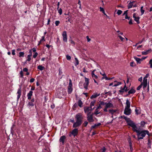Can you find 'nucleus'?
<instances>
[{
    "label": "nucleus",
    "mask_w": 152,
    "mask_h": 152,
    "mask_svg": "<svg viewBox=\"0 0 152 152\" xmlns=\"http://www.w3.org/2000/svg\"><path fill=\"white\" fill-rule=\"evenodd\" d=\"M75 119L76 122L73 124L72 127L74 128L80 126L82 124L83 119V116L81 113H78L75 116Z\"/></svg>",
    "instance_id": "1"
},
{
    "label": "nucleus",
    "mask_w": 152,
    "mask_h": 152,
    "mask_svg": "<svg viewBox=\"0 0 152 152\" xmlns=\"http://www.w3.org/2000/svg\"><path fill=\"white\" fill-rule=\"evenodd\" d=\"M136 132L137 133V135L139 139H143L146 134L148 135H149V132L148 130H143L142 131L136 130Z\"/></svg>",
    "instance_id": "2"
},
{
    "label": "nucleus",
    "mask_w": 152,
    "mask_h": 152,
    "mask_svg": "<svg viewBox=\"0 0 152 152\" xmlns=\"http://www.w3.org/2000/svg\"><path fill=\"white\" fill-rule=\"evenodd\" d=\"M72 80L71 79L69 80V83L68 87L67 92L69 94H71L72 91Z\"/></svg>",
    "instance_id": "3"
},
{
    "label": "nucleus",
    "mask_w": 152,
    "mask_h": 152,
    "mask_svg": "<svg viewBox=\"0 0 152 152\" xmlns=\"http://www.w3.org/2000/svg\"><path fill=\"white\" fill-rule=\"evenodd\" d=\"M35 87L32 86L31 89V91H29V92L27 95L28 99L29 100L31 99V96H32L33 92L32 91L34 90L35 89Z\"/></svg>",
    "instance_id": "4"
},
{
    "label": "nucleus",
    "mask_w": 152,
    "mask_h": 152,
    "mask_svg": "<svg viewBox=\"0 0 152 152\" xmlns=\"http://www.w3.org/2000/svg\"><path fill=\"white\" fill-rule=\"evenodd\" d=\"M87 120L89 122H93L94 121L93 118V115L92 114H91L90 113L87 114Z\"/></svg>",
    "instance_id": "5"
},
{
    "label": "nucleus",
    "mask_w": 152,
    "mask_h": 152,
    "mask_svg": "<svg viewBox=\"0 0 152 152\" xmlns=\"http://www.w3.org/2000/svg\"><path fill=\"white\" fill-rule=\"evenodd\" d=\"M85 82L84 83L83 85L84 88L86 89H88V87L89 84V79L88 78L86 77L85 78Z\"/></svg>",
    "instance_id": "6"
},
{
    "label": "nucleus",
    "mask_w": 152,
    "mask_h": 152,
    "mask_svg": "<svg viewBox=\"0 0 152 152\" xmlns=\"http://www.w3.org/2000/svg\"><path fill=\"white\" fill-rule=\"evenodd\" d=\"M62 36L63 37V41L65 42H66L67 41V38L66 31H63L62 34Z\"/></svg>",
    "instance_id": "7"
},
{
    "label": "nucleus",
    "mask_w": 152,
    "mask_h": 152,
    "mask_svg": "<svg viewBox=\"0 0 152 152\" xmlns=\"http://www.w3.org/2000/svg\"><path fill=\"white\" fill-rule=\"evenodd\" d=\"M131 112V110L130 108H125L124 113L126 115H130Z\"/></svg>",
    "instance_id": "8"
},
{
    "label": "nucleus",
    "mask_w": 152,
    "mask_h": 152,
    "mask_svg": "<svg viewBox=\"0 0 152 152\" xmlns=\"http://www.w3.org/2000/svg\"><path fill=\"white\" fill-rule=\"evenodd\" d=\"M71 132V134L74 137H75L77 135L78 132V130L77 129L75 128L73 129Z\"/></svg>",
    "instance_id": "9"
},
{
    "label": "nucleus",
    "mask_w": 152,
    "mask_h": 152,
    "mask_svg": "<svg viewBox=\"0 0 152 152\" xmlns=\"http://www.w3.org/2000/svg\"><path fill=\"white\" fill-rule=\"evenodd\" d=\"M127 140L129 144L130 151L131 152H132L133 150L132 144L131 142V138L129 136L127 138Z\"/></svg>",
    "instance_id": "10"
},
{
    "label": "nucleus",
    "mask_w": 152,
    "mask_h": 152,
    "mask_svg": "<svg viewBox=\"0 0 152 152\" xmlns=\"http://www.w3.org/2000/svg\"><path fill=\"white\" fill-rule=\"evenodd\" d=\"M143 86V88H145L147 85V79H145V78H143L142 83L141 84Z\"/></svg>",
    "instance_id": "11"
},
{
    "label": "nucleus",
    "mask_w": 152,
    "mask_h": 152,
    "mask_svg": "<svg viewBox=\"0 0 152 152\" xmlns=\"http://www.w3.org/2000/svg\"><path fill=\"white\" fill-rule=\"evenodd\" d=\"M21 88L20 87L19 88H18L17 94H18L17 96V100L18 101L20 98L21 95Z\"/></svg>",
    "instance_id": "12"
},
{
    "label": "nucleus",
    "mask_w": 152,
    "mask_h": 152,
    "mask_svg": "<svg viewBox=\"0 0 152 152\" xmlns=\"http://www.w3.org/2000/svg\"><path fill=\"white\" fill-rule=\"evenodd\" d=\"M66 137L65 136H62L60 137L59 140V141L61 142H62V144L63 145L64 144V140L66 139Z\"/></svg>",
    "instance_id": "13"
},
{
    "label": "nucleus",
    "mask_w": 152,
    "mask_h": 152,
    "mask_svg": "<svg viewBox=\"0 0 152 152\" xmlns=\"http://www.w3.org/2000/svg\"><path fill=\"white\" fill-rule=\"evenodd\" d=\"M135 114L137 115H140L141 113V110L140 108H136L135 109Z\"/></svg>",
    "instance_id": "14"
},
{
    "label": "nucleus",
    "mask_w": 152,
    "mask_h": 152,
    "mask_svg": "<svg viewBox=\"0 0 152 152\" xmlns=\"http://www.w3.org/2000/svg\"><path fill=\"white\" fill-rule=\"evenodd\" d=\"M105 106L108 108L113 107L114 106L113 104L110 102L108 103H106Z\"/></svg>",
    "instance_id": "15"
},
{
    "label": "nucleus",
    "mask_w": 152,
    "mask_h": 152,
    "mask_svg": "<svg viewBox=\"0 0 152 152\" xmlns=\"http://www.w3.org/2000/svg\"><path fill=\"white\" fill-rule=\"evenodd\" d=\"M126 122L127 124L132 127L133 129V121H131L130 118H129V120H128V122Z\"/></svg>",
    "instance_id": "16"
},
{
    "label": "nucleus",
    "mask_w": 152,
    "mask_h": 152,
    "mask_svg": "<svg viewBox=\"0 0 152 152\" xmlns=\"http://www.w3.org/2000/svg\"><path fill=\"white\" fill-rule=\"evenodd\" d=\"M134 20L137 22V23L138 24L140 23L139 19H140V17H136L135 15V14H134Z\"/></svg>",
    "instance_id": "17"
},
{
    "label": "nucleus",
    "mask_w": 152,
    "mask_h": 152,
    "mask_svg": "<svg viewBox=\"0 0 152 152\" xmlns=\"http://www.w3.org/2000/svg\"><path fill=\"white\" fill-rule=\"evenodd\" d=\"M95 69L93 70L91 72V75L93 78H94V79H97L98 78L97 76L95 75L94 72L95 71Z\"/></svg>",
    "instance_id": "18"
},
{
    "label": "nucleus",
    "mask_w": 152,
    "mask_h": 152,
    "mask_svg": "<svg viewBox=\"0 0 152 152\" xmlns=\"http://www.w3.org/2000/svg\"><path fill=\"white\" fill-rule=\"evenodd\" d=\"M126 106H125V108H130V102L128 99H127L126 100Z\"/></svg>",
    "instance_id": "19"
},
{
    "label": "nucleus",
    "mask_w": 152,
    "mask_h": 152,
    "mask_svg": "<svg viewBox=\"0 0 152 152\" xmlns=\"http://www.w3.org/2000/svg\"><path fill=\"white\" fill-rule=\"evenodd\" d=\"M151 49H150L146 51L142 52V54L143 55H146L148 53H150L151 52Z\"/></svg>",
    "instance_id": "20"
},
{
    "label": "nucleus",
    "mask_w": 152,
    "mask_h": 152,
    "mask_svg": "<svg viewBox=\"0 0 152 152\" xmlns=\"http://www.w3.org/2000/svg\"><path fill=\"white\" fill-rule=\"evenodd\" d=\"M134 58L135 59V60L136 61L137 63L140 64L141 63V62L142 61L140 58H137L135 57H134Z\"/></svg>",
    "instance_id": "21"
},
{
    "label": "nucleus",
    "mask_w": 152,
    "mask_h": 152,
    "mask_svg": "<svg viewBox=\"0 0 152 152\" xmlns=\"http://www.w3.org/2000/svg\"><path fill=\"white\" fill-rule=\"evenodd\" d=\"M45 36H42V39L39 41L38 44V45H39L42 42L45 41Z\"/></svg>",
    "instance_id": "22"
},
{
    "label": "nucleus",
    "mask_w": 152,
    "mask_h": 152,
    "mask_svg": "<svg viewBox=\"0 0 152 152\" xmlns=\"http://www.w3.org/2000/svg\"><path fill=\"white\" fill-rule=\"evenodd\" d=\"M121 84V83L120 82H118L117 83V84L115 83L114 85H113V83H111L109 84V86H118V85H119L120 84Z\"/></svg>",
    "instance_id": "23"
},
{
    "label": "nucleus",
    "mask_w": 152,
    "mask_h": 152,
    "mask_svg": "<svg viewBox=\"0 0 152 152\" xmlns=\"http://www.w3.org/2000/svg\"><path fill=\"white\" fill-rule=\"evenodd\" d=\"M100 95V94H98L97 93L95 94H93L90 97V98L91 99H92L94 98H96L97 96H99Z\"/></svg>",
    "instance_id": "24"
},
{
    "label": "nucleus",
    "mask_w": 152,
    "mask_h": 152,
    "mask_svg": "<svg viewBox=\"0 0 152 152\" xmlns=\"http://www.w3.org/2000/svg\"><path fill=\"white\" fill-rule=\"evenodd\" d=\"M127 91V88L125 86L124 88L123 89L119 90V91L120 93H123L124 91Z\"/></svg>",
    "instance_id": "25"
},
{
    "label": "nucleus",
    "mask_w": 152,
    "mask_h": 152,
    "mask_svg": "<svg viewBox=\"0 0 152 152\" xmlns=\"http://www.w3.org/2000/svg\"><path fill=\"white\" fill-rule=\"evenodd\" d=\"M29 52L30 53V54H29L27 56V58L28 59H27V60H26V61H31V50L30 51V52Z\"/></svg>",
    "instance_id": "26"
},
{
    "label": "nucleus",
    "mask_w": 152,
    "mask_h": 152,
    "mask_svg": "<svg viewBox=\"0 0 152 152\" xmlns=\"http://www.w3.org/2000/svg\"><path fill=\"white\" fill-rule=\"evenodd\" d=\"M83 103L80 99H79L78 101V105L80 107H82Z\"/></svg>",
    "instance_id": "27"
},
{
    "label": "nucleus",
    "mask_w": 152,
    "mask_h": 152,
    "mask_svg": "<svg viewBox=\"0 0 152 152\" xmlns=\"http://www.w3.org/2000/svg\"><path fill=\"white\" fill-rule=\"evenodd\" d=\"M133 6V1H130V2L128 4V8L129 9L131 8Z\"/></svg>",
    "instance_id": "28"
},
{
    "label": "nucleus",
    "mask_w": 152,
    "mask_h": 152,
    "mask_svg": "<svg viewBox=\"0 0 152 152\" xmlns=\"http://www.w3.org/2000/svg\"><path fill=\"white\" fill-rule=\"evenodd\" d=\"M37 69L41 71H42L44 70L45 69V68L44 66H43L42 65H39L38 66Z\"/></svg>",
    "instance_id": "29"
},
{
    "label": "nucleus",
    "mask_w": 152,
    "mask_h": 152,
    "mask_svg": "<svg viewBox=\"0 0 152 152\" xmlns=\"http://www.w3.org/2000/svg\"><path fill=\"white\" fill-rule=\"evenodd\" d=\"M116 110H114L113 109H110L109 110V112L112 115L114 113L116 112Z\"/></svg>",
    "instance_id": "30"
},
{
    "label": "nucleus",
    "mask_w": 152,
    "mask_h": 152,
    "mask_svg": "<svg viewBox=\"0 0 152 152\" xmlns=\"http://www.w3.org/2000/svg\"><path fill=\"white\" fill-rule=\"evenodd\" d=\"M75 62L74 63V64L75 66H77L79 64V62L77 58H75Z\"/></svg>",
    "instance_id": "31"
},
{
    "label": "nucleus",
    "mask_w": 152,
    "mask_h": 152,
    "mask_svg": "<svg viewBox=\"0 0 152 152\" xmlns=\"http://www.w3.org/2000/svg\"><path fill=\"white\" fill-rule=\"evenodd\" d=\"M19 56L20 57H23L24 56V53L23 52H20L19 53Z\"/></svg>",
    "instance_id": "32"
},
{
    "label": "nucleus",
    "mask_w": 152,
    "mask_h": 152,
    "mask_svg": "<svg viewBox=\"0 0 152 152\" xmlns=\"http://www.w3.org/2000/svg\"><path fill=\"white\" fill-rule=\"evenodd\" d=\"M89 107H86L84 108V111L85 113L89 112Z\"/></svg>",
    "instance_id": "33"
},
{
    "label": "nucleus",
    "mask_w": 152,
    "mask_h": 152,
    "mask_svg": "<svg viewBox=\"0 0 152 152\" xmlns=\"http://www.w3.org/2000/svg\"><path fill=\"white\" fill-rule=\"evenodd\" d=\"M96 102V100H94V101L91 102L90 104V106L91 108L92 107L94 106V104Z\"/></svg>",
    "instance_id": "34"
},
{
    "label": "nucleus",
    "mask_w": 152,
    "mask_h": 152,
    "mask_svg": "<svg viewBox=\"0 0 152 152\" xmlns=\"http://www.w3.org/2000/svg\"><path fill=\"white\" fill-rule=\"evenodd\" d=\"M106 149L105 148V147L104 146L102 147V148L100 150V152H105L106 151Z\"/></svg>",
    "instance_id": "35"
},
{
    "label": "nucleus",
    "mask_w": 152,
    "mask_h": 152,
    "mask_svg": "<svg viewBox=\"0 0 152 152\" xmlns=\"http://www.w3.org/2000/svg\"><path fill=\"white\" fill-rule=\"evenodd\" d=\"M143 6H142L140 8V11L141 13V15H142L144 14L145 11L143 9Z\"/></svg>",
    "instance_id": "36"
},
{
    "label": "nucleus",
    "mask_w": 152,
    "mask_h": 152,
    "mask_svg": "<svg viewBox=\"0 0 152 152\" xmlns=\"http://www.w3.org/2000/svg\"><path fill=\"white\" fill-rule=\"evenodd\" d=\"M78 105L77 103H75L73 106L72 108L74 110H75V109L77 107Z\"/></svg>",
    "instance_id": "37"
},
{
    "label": "nucleus",
    "mask_w": 152,
    "mask_h": 152,
    "mask_svg": "<svg viewBox=\"0 0 152 152\" xmlns=\"http://www.w3.org/2000/svg\"><path fill=\"white\" fill-rule=\"evenodd\" d=\"M88 124V123L87 121H85L84 123L83 124V126L84 127H86Z\"/></svg>",
    "instance_id": "38"
},
{
    "label": "nucleus",
    "mask_w": 152,
    "mask_h": 152,
    "mask_svg": "<svg viewBox=\"0 0 152 152\" xmlns=\"http://www.w3.org/2000/svg\"><path fill=\"white\" fill-rule=\"evenodd\" d=\"M58 10V12L59 14V15H61L62 14V10L61 8H60L59 9H58V10Z\"/></svg>",
    "instance_id": "39"
},
{
    "label": "nucleus",
    "mask_w": 152,
    "mask_h": 152,
    "mask_svg": "<svg viewBox=\"0 0 152 152\" xmlns=\"http://www.w3.org/2000/svg\"><path fill=\"white\" fill-rule=\"evenodd\" d=\"M129 118L124 115H123V118L125 119L126 122H128V120H129Z\"/></svg>",
    "instance_id": "40"
},
{
    "label": "nucleus",
    "mask_w": 152,
    "mask_h": 152,
    "mask_svg": "<svg viewBox=\"0 0 152 152\" xmlns=\"http://www.w3.org/2000/svg\"><path fill=\"white\" fill-rule=\"evenodd\" d=\"M149 64L150 65V67L151 68H152V59H151L149 62Z\"/></svg>",
    "instance_id": "41"
},
{
    "label": "nucleus",
    "mask_w": 152,
    "mask_h": 152,
    "mask_svg": "<svg viewBox=\"0 0 152 152\" xmlns=\"http://www.w3.org/2000/svg\"><path fill=\"white\" fill-rule=\"evenodd\" d=\"M28 105L31 106V107H33L34 105V104L33 103V102H28Z\"/></svg>",
    "instance_id": "42"
},
{
    "label": "nucleus",
    "mask_w": 152,
    "mask_h": 152,
    "mask_svg": "<svg viewBox=\"0 0 152 152\" xmlns=\"http://www.w3.org/2000/svg\"><path fill=\"white\" fill-rule=\"evenodd\" d=\"M99 102H100L99 104L101 105H106V102H104L103 101H100Z\"/></svg>",
    "instance_id": "43"
},
{
    "label": "nucleus",
    "mask_w": 152,
    "mask_h": 152,
    "mask_svg": "<svg viewBox=\"0 0 152 152\" xmlns=\"http://www.w3.org/2000/svg\"><path fill=\"white\" fill-rule=\"evenodd\" d=\"M60 23V22L58 20H56L55 22V23L56 26H58Z\"/></svg>",
    "instance_id": "44"
},
{
    "label": "nucleus",
    "mask_w": 152,
    "mask_h": 152,
    "mask_svg": "<svg viewBox=\"0 0 152 152\" xmlns=\"http://www.w3.org/2000/svg\"><path fill=\"white\" fill-rule=\"evenodd\" d=\"M66 59L68 60H69L71 59V56H69V55H67L66 56Z\"/></svg>",
    "instance_id": "45"
},
{
    "label": "nucleus",
    "mask_w": 152,
    "mask_h": 152,
    "mask_svg": "<svg viewBox=\"0 0 152 152\" xmlns=\"http://www.w3.org/2000/svg\"><path fill=\"white\" fill-rule=\"evenodd\" d=\"M145 124V122L143 121H141L140 123V125L142 126H143Z\"/></svg>",
    "instance_id": "46"
},
{
    "label": "nucleus",
    "mask_w": 152,
    "mask_h": 152,
    "mask_svg": "<svg viewBox=\"0 0 152 152\" xmlns=\"http://www.w3.org/2000/svg\"><path fill=\"white\" fill-rule=\"evenodd\" d=\"M62 70L61 68H59L58 69L59 75H61L62 74Z\"/></svg>",
    "instance_id": "47"
},
{
    "label": "nucleus",
    "mask_w": 152,
    "mask_h": 152,
    "mask_svg": "<svg viewBox=\"0 0 152 152\" xmlns=\"http://www.w3.org/2000/svg\"><path fill=\"white\" fill-rule=\"evenodd\" d=\"M129 94H133V87H131V89L128 91Z\"/></svg>",
    "instance_id": "48"
},
{
    "label": "nucleus",
    "mask_w": 152,
    "mask_h": 152,
    "mask_svg": "<svg viewBox=\"0 0 152 152\" xmlns=\"http://www.w3.org/2000/svg\"><path fill=\"white\" fill-rule=\"evenodd\" d=\"M122 11L120 10H118L117 12V13L118 15H120L122 13Z\"/></svg>",
    "instance_id": "49"
},
{
    "label": "nucleus",
    "mask_w": 152,
    "mask_h": 152,
    "mask_svg": "<svg viewBox=\"0 0 152 152\" xmlns=\"http://www.w3.org/2000/svg\"><path fill=\"white\" fill-rule=\"evenodd\" d=\"M98 109L96 108V109L95 110V114L96 115H97L99 113H100V112H99V111L98 110Z\"/></svg>",
    "instance_id": "50"
},
{
    "label": "nucleus",
    "mask_w": 152,
    "mask_h": 152,
    "mask_svg": "<svg viewBox=\"0 0 152 152\" xmlns=\"http://www.w3.org/2000/svg\"><path fill=\"white\" fill-rule=\"evenodd\" d=\"M20 77H22V78H23V71H21L20 72Z\"/></svg>",
    "instance_id": "51"
},
{
    "label": "nucleus",
    "mask_w": 152,
    "mask_h": 152,
    "mask_svg": "<svg viewBox=\"0 0 152 152\" xmlns=\"http://www.w3.org/2000/svg\"><path fill=\"white\" fill-rule=\"evenodd\" d=\"M15 126V125L14 124L12 125V127H11V132L13 131V129Z\"/></svg>",
    "instance_id": "52"
},
{
    "label": "nucleus",
    "mask_w": 152,
    "mask_h": 152,
    "mask_svg": "<svg viewBox=\"0 0 152 152\" xmlns=\"http://www.w3.org/2000/svg\"><path fill=\"white\" fill-rule=\"evenodd\" d=\"M38 55V53L37 52H35L34 54L33 55V57L34 58H35Z\"/></svg>",
    "instance_id": "53"
},
{
    "label": "nucleus",
    "mask_w": 152,
    "mask_h": 152,
    "mask_svg": "<svg viewBox=\"0 0 152 152\" xmlns=\"http://www.w3.org/2000/svg\"><path fill=\"white\" fill-rule=\"evenodd\" d=\"M69 121L70 122L73 123V124H74V123H75L73 118H72V119H70V120H69Z\"/></svg>",
    "instance_id": "54"
},
{
    "label": "nucleus",
    "mask_w": 152,
    "mask_h": 152,
    "mask_svg": "<svg viewBox=\"0 0 152 152\" xmlns=\"http://www.w3.org/2000/svg\"><path fill=\"white\" fill-rule=\"evenodd\" d=\"M28 69L27 68H24L23 69V71L24 72H27L28 71Z\"/></svg>",
    "instance_id": "55"
},
{
    "label": "nucleus",
    "mask_w": 152,
    "mask_h": 152,
    "mask_svg": "<svg viewBox=\"0 0 152 152\" xmlns=\"http://www.w3.org/2000/svg\"><path fill=\"white\" fill-rule=\"evenodd\" d=\"M108 108H107L106 106H105L104 108L103 109L104 111L105 112H107V109Z\"/></svg>",
    "instance_id": "56"
},
{
    "label": "nucleus",
    "mask_w": 152,
    "mask_h": 152,
    "mask_svg": "<svg viewBox=\"0 0 152 152\" xmlns=\"http://www.w3.org/2000/svg\"><path fill=\"white\" fill-rule=\"evenodd\" d=\"M128 11V10L125 11L124 12V14H123V15H125V16H126V15H127Z\"/></svg>",
    "instance_id": "57"
},
{
    "label": "nucleus",
    "mask_w": 152,
    "mask_h": 152,
    "mask_svg": "<svg viewBox=\"0 0 152 152\" xmlns=\"http://www.w3.org/2000/svg\"><path fill=\"white\" fill-rule=\"evenodd\" d=\"M15 49L12 50V54L13 55H15Z\"/></svg>",
    "instance_id": "58"
},
{
    "label": "nucleus",
    "mask_w": 152,
    "mask_h": 152,
    "mask_svg": "<svg viewBox=\"0 0 152 152\" xmlns=\"http://www.w3.org/2000/svg\"><path fill=\"white\" fill-rule=\"evenodd\" d=\"M142 84H141L139 86H138L137 88V90H140V89L142 87Z\"/></svg>",
    "instance_id": "59"
},
{
    "label": "nucleus",
    "mask_w": 152,
    "mask_h": 152,
    "mask_svg": "<svg viewBox=\"0 0 152 152\" xmlns=\"http://www.w3.org/2000/svg\"><path fill=\"white\" fill-rule=\"evenodd\" d=\"M118 37L120 38V39L122 41H123V40L124 39V38L123 37H122L121 36H118Z\"/></svg>",
    "instance_id": "60"
},
{
    "label": "nucleus",
    "mask_w": 152,
    "mask_h": 152,
    "mask_svg": "<svg viewBox=\"0 0 152 152\" xmlns=\"http://www.w3.org/2000/svg\"><path fill=\"white\" fill-rule=\"evenodd\" d=\"M34 80H35V79L34 78H32L30 79V83H33L34 82Z\"/></svg>",
    "instance_id": "61"
},
{
    "label": "nucleus",
    "mask_w": 152,
    "mask_h": 152,
    "mask_svg": "<svg viewBox=\"0 0 152 152\" xmlns=\"http://www.w3.org/2000/svg\"><path fill=\"white\" fill-rule=\"evenodd\" d=\"M102 108V107H101V105L99 104L98 106L96 108L98 109H99Z\"/></svg>",
    "instance_id": "62"
},
{
    "label": "nucleus",
    "mask_w": 152,
    "mask_h": 152,
    "mask_svg": "<svg viewBox=\"0 0 152 152\" xmlns=\"http://www.w3.org/2000/svg\"><path fill=\"white\" fill-rule=\"evenodd\" d=\"M86 39L88 42H89L91 41V39L89 38L88 36H86Z\"/></svg>",
    "instance_id": "63"
},
{
    "label": "nucleus",
    "mask_w": 152,
    "mask_h": 152,
    "mask_svg": "<svg viewBox=\"0 0 152 152\" xmlns=\"http://www.w3.org/2000/svg\"><path fill=\"white\" fill-rule=\"evenodd\" d=\"M70 43H71V44H72L73 45H74L75 44V42L74 41H73V40H71L70 41Z\"/></svg>",
    "instance_id": "64"
}]
</instances>
